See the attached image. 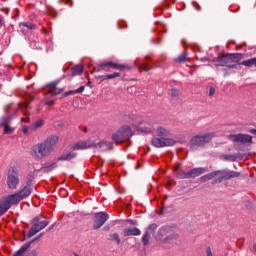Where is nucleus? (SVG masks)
Listing matches in <instances>:
<instances>
[{
    "mask_svg": "<svg viewBox=\"0 0 256 256\" xmlns=\"http://www.w3.org/2000/svg\"><path fill=\"white\" fill-rule=\"evenodd\" d=\"M32 192H33V188H31V186H25L22 190H20L16 194L20 198V201H23V199H26V197H29V195H31Z\"/></svg>",
    "mask_w": 256,
    "mask_h": 256,
    "instance_id": "19",
    "label": "nucleus"
},
{
    "mask_svg": "<svg viewBox=\"0 0 256 256\" xmlns=\"http://www.w3.org/2000/svg\"><path fill=\"white\" fill-rule=\"evenodd\" d=\"M59 137L51 136L42 143H38L31 148V155L37 159H43V157H48L53 151V147L57 145Z\"/></svg>",
    "mask_w": 256,
    "mask_h": 256,
    "instance_id": "1",
    "label": "nucleus"
},
{
    "mask_svg": "<svg viewBox=\"0 0 256 256\" xmlns=\"http://www.w3.org/2000/svg\"><path fill=\"white\" fill-rule=\"evenodd\" d=\"M111 69H113V67H105V69H102V71L109 72V71H111Z\"/></svg>",
    "mask_w": 256,
    "mask_h": 256,
    "instance_id": "45",
    "label": "nucleus"
},
{
    "mask_svg": "<svg viewBox=\"0 0 256 256\" xmlns=\"http://www.w3.org/2000/svg\"><path fill=\"white\" fill-rule=\"evenodd\" d=\"M117 77H121V73L119 72H114L113 74H107L105 76H101L102 81H107L109 79H115Z\"/></svg>",
    "mask_w": 256,
    "mask_h": 256,
    "instance_id": "25",
    "label": "nucleus"
},
{
    "mask_svg": "<svg viewBox=\"0 0 256 256\" xmlns=\"http://www.w3.org/2000/svg\"><path fill=\"white\" fill-rule=\"evenodd\" d=\"M85 91V86H80L77 90H72L67 93V95H75V93H83Z\"/></svg>",
    "mask_w": 256,
    "mask_h": 256,
    "instance_id": "29",
    "label": "nucleus"
},
{
    "mask_svg": "<svg viewBox=\"0 0 256 256\" xmlns=\"http://www.w3.org/2000/svg\"><path fill=\"white\" fill-rule=\"evenodd\" d=\"M3 25V18L0 16V27Z\"/></svg>",
    "mask_w": 256,
    "mask_h": 256,
    "instance_id": "48",
    "label": "nucleus"
},
{
    "mask_svg": "<svg viewBox=\"0 0 256 256\" xmlns=\"http://www.w3.org/2000/svg\"><path fill=\"white\" fill-rule=\"evenodd\" d=\"M156 135L159 138H153L152 139V145L154 147H173V145H175V140L171 139V138H167L169 137V130H167L164 127H159L156 130Z\"/></svg>",
    "mask_w": 256,
    "mask_h": 256,
    "instance_id": "2",
    "label": "nucleus"
},
{
    "mask_svg": "<svg viewBox=\"0 0 256 256\" xmlns=\"http://www.w3.org/2000/svg\"><path fill=\"white\" fill-rule=\"evenodd\" d=\"M84 71V68L82 65H77V66H74L71 70V75L72 77H77V75H81Z\"/></svg>",
    "mask_w": 256,
    "mask_h": 256,
    "instance_id": "23",
    "label": "nucleus"
},
{
    "mask_svg": "<svg viewBox=\"0 0 256 256\" xmlns=\"http://www.w3.org/2000/svg\"><path fill=\"white\" fill-rule=\"evenodd\" d=\"M178 61L180 63L183 61H187V52H184L180 57H178Z\"/></svg>",
    "mask_w": 256,
    "mask_h": 256,
    "instance_id": "35",
    "label": "nucleus"
},
{
    "mask_svg": "<svg viewBox=\"0 0 256 256\" xmlns=\"http://www.w3.org/2000/svg\"><path fill=\"white\" fill-rule=\"evenodd\" d=\"M65 5H69V7L73 6V2L71 0L64 1Z\"/></svg>",
    "mask_w": 256,
    "mask_h": 256,
    "instance_id": "41",
    "label": "nucleus"
},
{
    "mask_svg": "<svg viewBox=\"0 0 256 256\" xmlns=\"http://www.w3.org/2000/svg\"><path fill=\"white\" fill-rule=\"evenodd\" d=\"M206 256H213V252L211 251V247L206 248Z\"/></svg>",
    "mask_w": 256,
    "mask_h": 256,
    "instance_id": "38",
    "label": "nucleus"
},
{
    "mask_svg": "<svg viewBox=\"0 0 256 256\" xmlns=\"http://www.w3.org/2000/svg\"><path fill=\"white\" fill-rule=\"evenodd\" d=\"M179 167H181V164H176L174 167V171H178Z\"/></svg>",
    "mask_w": 256,
    "mask_h": 256,
    "instance_id": "46",
    "label": "nucleus"
},
{
    "mask_svg": "<svg viewBox=\"0 0 256 256\" xmlns=\"http://www.w3.org/2000/svg\"><path fill=\"white\" fill-rule=\"evenodd\" d=\"M47 225H49V222H47V221L39 222V218H35L34 224L32 225V227L30 228V230L28 232V237H33L34 235H37V233H39V231H43V229H45V227H47Z\"/></svg>",
    "mask_w": 256,
    "mask_h": 256,
    "instance_id": "12",
    "label": "nucleus"
},
{
    "mask_svg": "<svg viewBox=\"0 0 256 256\" xmlns=\"http://www.w3.org/2000/svg\"><path fill=\"white\" fill-rule=\"evenodd\" d=\"M149 239H151V235L146 232L142 237V243L143 245H149Z\"/></svg>",
    "mask_w": 256,
    "mask_h": 256,
    "instance_id": "30",
    "label": "nucleus"
},
{
    "mask_svg": "<svg viewBox=\"0 0 256 256\" xmlns=\"http://www.w3.org/2000/svg\"><path fill=\"white\" fill-rule=\"evenodd\" d=\"M75 256H79V255L75 254Z\"/></svg>",
    "mask_w": 256,
    "mask_h": 256,
    "instance_id": "53",
    "label": "nucleus"
},
{
    "mask_svg": "<svg viewBox=\"0 0 256 256\" xmlns=\"http://www.w3.org/2000/svg\"><path fill=\"white\" fill-rule=\"evenodd\" d=\"M241 59V54H225L215 58L213 61L216 67H229L230 69H236L237 65H235V63H239Z\"/></svg>",
    "mask_w": 256,
    "mask_h": 256,
    "instance_id": "3",
    "label": "nucleus"
},
{
    "mask_svg": "<svg viewBox=\"0 0 256 256\" xmlns=\"http://www.w3.org/2000/svg\"><path fill=\"white\" fill-rule=\"evenodd\" d=\"M9 209H11L9 207V204H7V202L4 200V198L0 201V217L2 215H5L6 211H9Z\"/></svg>",
    "mask_w": 256,
    "mask_h": 256,
    "instance_id": "22",
    "label": "nucleus"
},
{
    "mask_svg": "<svg viewBox=\"0 0 256 256\" xmlns=\"http://www.w3.org/2000/svg\"><path fill=\"white\" fill-rule=\"evenodd\" d=\"M169 95H170V97H172V99H177V97H179V90L172 89V90H170Z\"/></svg>",
    "mask_w": 256,
    "mask_h": 256,
    "instance_id": "32",
    "label": "nucleus"
},
{
    "mask_svg": "<svg viewBox=\"0 0 256 256\" xmlns=\"http://www.w3.org/2000/svg\"><path fill=\"white\" fill-rule=\"evenodd\" d=\"M9 123H11V117H4L1 120L0 125L4 127V133L6 135H11L13 133L14 129L9 126Z\"/></svg>",
    "mask_w": 256,
    "mask_h": 256,
    "instance_id": "15",
    "label": "nucleus"
},
{
    "mask_svg": "<svg viewBox=\"0 0 256 256\" xmlns=\"http://www.w3.org/2000/svg\"><path fill=\"white\" fill-rule=\"evenodd\" d=\"M241 65H244V67H253V58L242 61Z\"/></svg>",
    "mask_w": 256,
    "mask_h": 256,
    "instance_id": "31",
    "label": "nucleus"
},
{
    "mask_svg": "<svg viewBox=\"0 0 256 256\" xmlns=\"http://www.w3.org/2000/svg\"><path fill=\"white\" fill-rule=\"evenodd\" d=\"M215 137L213 133H206L204 135H196L190 140V147L195 149V147H203L206 143H209L211 139Z\"/></svg>",
    "mask_w": 256,
    "mask_h": 256,
    "instance_id": "6",
    "label": "nucleus"
},
{
    "mask_svg": "<svg viewBox=\"0 0 256 256\" xmlns=\"http://www.w3.org/2000/svg\"><path fill=\"white\" fill-rule=\"evenodd\" d=\"M197 9H198V11H200V10H201V7H198Z\"/></svg>",
    "mask_w": 256,
    "mask_h": 256,
    "instance_id": "51",
    "label": "nucleus"
},
{
    "mask_svg": "<svg viewBox=\"0 0 256 256\" xmlns=\"http://www.w3.org/2000/svg\"><path fill=\"white\" fill-rule=\"evenodd\" d=\"M211 179H216L215 183H218V174L217 171L211 172L200 177V183H207V181H211Z\"/></svg>",
    "mask_w": 256,
    "mask_h": 256,
    "instance_id": "20",
    "label": "nucleus"
},
{
    "mask_svg": "<svg viewBox=\"0 0 256 256\" xmlns=\"http://www.w3.org/2000/svg\"><path fill=\"white\" fill-rule=\"evenodd\" d=\"M8 189H17L19 187V174L16 172L15 168L8 171L6 180Z\"/></svg>",
    "mask_w": 256,
    "mask_h": 256,
    "instance_id": "8",
    "label": "nucleus"
},
{
    "mask_svg": "<svg viewBox=\"0 0 256 256\" xmlns=\"http://www.w3.org/2000/svg\"><path fill=\"white\" fill-rule=\"evenodd\" d=\"M131 137H133V130H131L129 125H124L112 134L111 139L116 145H123V143H127Z\"/></svg>",
    "mask_w": 256,
    "mask_h": 256,
    "instance_id": "4",
    "label": "nucleus"
},
{
    "mask_svg": "<svg viewBox=\"0 0 256 256\" xmlns=\"http://www.w3.org/2000/svg\"><path fill=\"white\" fill-rule=\"evenodd\" d=\"M22 133H24L25 135H27V133H29V128L23 127V128H22Z\"/></svg>",
    "mask_w": 256,
    "mask_h": 256,
    "instance_id": "43",
    "label": "nucleus"
},
{
    "mask_svg": "<svg viewBox=\"0 0 256 256\" xmlns=\"http://www.w3.org/2000/svg\"><path fill=\"white\" fill-rule=\"evenodd\" d=\"M152 227H154V228H155V227H157V226H155V225H152Z\"/></svg>",
    "mask_w": 256,
    "mask_h": 256,
    "instance_id": "52",
    "label": "nucleus"
},
{
    "mask_svg": "<svg viewBox=\"0 0 256 256\" xmlns=\"http://www.w3.org/2000/svg\"><path fill=\"white\" fill-rule=\"evenodd\" d=\"M139 71H151L153 69L149 64L147 63H142L140 66H138Z\"/></svg>",
    "mask_w": 256,
    "mask_h": 256,
    "instance_id": "27",
    "label": "nucleus"
},
{
    "mask_svg": "<svg viewBox=\"0 0 256 256\" xmlns=\"http://www.w3.org/2000/svg\"><path fill=\"white\" fill-rule=\"evenodd\" d=\"M77 157L76 153H67L63 154L58 158V161H71V159H75Z\"/></svg>",
    "mask_w": 256,
    "mask_h": 256,
    "instance_id": "24",
    "label": "nucleus"
},
{
    "mask_svg": "<svg viewBox=\"0 0 256 256\" xmlns=\"http://www.w3.org/2000/svg\"><path fill=\"white\" fill-rule=\"evenodd\" d=\"M43 120L40 119V120H37L33 125H32V128L33 129H39L41 127H43Z\"/></svg>",
    "mask_w": 256,
    "mask_h": 256,
    "instance_id": "33",
    "label": "nucleus"
},
{
    "mask_svg": "<svg viewBox=\"0 0 256 256\" xmlns=\"http://www.w3.org/2000/svg\"><path fill=\"white\" fill-rule=\"evenodd\" d=\"M55 167H56L55 164L46 166V167L43 168V172H44V173H49V171H53V169H55Z\"/></svg>",
    "mask_w": 256,
    "mask_h": 256,
    "instance_id": "34",
    "label": "nucleus"
},
{
    "mask_svg": "<svg viewBox=\"0 0 256 256\" xmlns=\"http://www.w3.org/2000/svg\"><path fill=\"white\" fill-rule=\"evenodd\" d=\"M131 235H141V230H139V228H128L124 230V237H129Z\"/></svg>",
    "mask_w": 256,
    "mask_h": 256,
    "instance_id": "21",
    "label": "nucleus"
},
{
    "mask_svg": "<svg viewBox=\"0 0 256 256\" xmlns=\"http://www.w3.org/2000/svg\"><path fill=\"white\" fill-rule=\"evenodd\" d=\"M218 175V183H221V181L229 180V179H235L241 175L239 172L230 171V170H218L216 171Z\"/></svg>",
    "mask_w": 256,
    "mask_h": 256,
    "instance_id": "13",
    "label": "nucleus"
},
{
    "mask_svg": "<svg viewBox=\"0 0 256 256\" xmlns=\"http://www.w3.org/2000/svg\"><path fill=\"white\" fill-rule=\"evenodd\" d=\"M47 90V96L48 95H60V93H63V90L57 87L56 83H51L46 87Z\"/></svg>",
    "mask_w": 256,
    "mask_h": 256,
    "instance_id": "18",
    "label": "nucleus"
},
{
    "mask_svg": "<svg viewBox=\"0 0 256 256\" xmlns=\"http://www.w3.org/2000/svg\"><path fill=\"white\" fill-rule=\"evenodd\" d=\"M29 107V102H24L19 105V109H27Z\"/></svg>",
    "mask_w": 256,
    "mask_h": 256,
    "instance_id": "36",
    "label": "nucleus"
},
{
    "mask_svg": "<svg viewBox=\"0 0 256 256\" xmlns=\"http://www.w3.org/2000/svg\"><path fill=\"white\" fill-rule=\"evenodd\" d=\"M132 125L135 127V129H137V131H141L142 133H151V131H153V120L149 118L138 120Z\"/></svg>",
    "mask_w": 256,
    "mask_h": 256,
    "instance_id": "7",
    "label": "nucleus"
},
{
    "mask_svg": "<svg viewBox=\"0 0 256 256\" xmlns=\"http://www.w3.org/2000/svg\"><path fill=\"white\" fill-rule=\"evenodd\" d=\"M159 66H160L159 62H156L155 67H159Z\"/></svg>",
    "mask_w": 256,
    "mask_h": 256,
    "instance_id": "49",
    "label": "nucleus"
},
{
    "mask_svg": "<svg viewBox=\"0 0 256 256\" xmlns=\"http://www.w3.org/2000/svg\"><path fill=\"white\" fill-rule=\"evenodd\" d=\"M21 121L22 123H29V117H23Z\"/></svg>",
    "mask_w": 256,
    "mask_h": 256,
    "instance_id": "44",
    "label": "nucleus"
},
{
    "mask_svg": "<svg viewBox=\"0 0 256 256\" xmlns=\"http://www.w3.org/2000/svg\"><path fill=\"white\" fill-rule=\"evenodd\" d=\"M4 201H6V204L9 205L11 208V205H18V203L21 201V198L17 193L8 195L6 198H3Z\"/></svg>",
    "mask_w": 256,
    "mask_h": 256,
    "instance_id": "16",
    "label": "nucleus"
},
{
    "mask_svg": "<svg viewBox=\"0 0 256 256\" xmlns=\"http://www.w3.org/2000/svg\"><path fill=\"white\" fill-rule=\"evenodd\" d=\"M213 95H215V88L214 87H210V89H209V96L213 97Z\"/></svg>",
    "mask_w": 256,
    "mask_h": 256,
    "instance_id": "39",
    "label": "nucleus"
},
{
    "mask_svg": "<svg viewBox=\"0 0 256 256\" xmlns=\"http://www.w3.org/2000/svg\"><path fill=\"white\" fill-rule=\"evenodd\" d=\"M20 27H26V29H30V31L37 29V26L30 22H22L20 23Z\"/></svg>",
    "mask_w": 256,
    "mask_h": 256,
    "instance_id": "26",
    "label": "nucleus"
},
{
    "mask_svg": "<svg viewBox=\"0 0 256 256\" xmlns=\"http://www.w3.org/2000/svg\"><path fill=\"white\" fill-rule=\"evenodd\" d=\"M105 142H100L98 144H95L89 140L86 141H80L72 145L73 151H81L83 149H91V147H103Z\"/></svg>",
    "mask_w": 256,
    "mask_h": 256,
    "instance_id": "10",
    "label": "nucleus"
},
{
    "mask_svg": "<svg viewBox=\"0 0 256 256\" xmlns=\"http://www.w3.org/2000/svg\"><path fill=\"white\" fill-rule=\"evenodd\" d=\"M45 103H46V105L51 106V105H53L54 101L51 100V99L46 98V99H45Z\"/></svg>",
    "mask_w": 256,
    "mask_h": 256,
    "instance_id": "40",
    "label": "nucleus"
},
{
    "mask_svg": "<svg viewBox=\"0 0 256 256\" xmlns=\"http://www.w3.org/2000/svg\"><path fill=\"white\" fill-rule=\"evenodd\" d=\"M80 131H83V133H87V126H80Z\"/></svg>",
    "mask_w": 256,
    "mask_h": 256,
    "instance_id": "42",
    "label": "nucleus"
},
{
    "mask_svg": "<svg viewBox=\"0 0 256 256\" xmlns=\"http://www.w3.org/2000/svg\"><path fill=\"white\" fill-rule=\"evenodd\" d=\"M110 241H116L117 245L121 244V239L119 238V234L117 233L110 235Z\"/></svg>",
    "mask_w": 256,
    "mask_h": 256,
    "instance_id": "28",
    "label": "nucleus"
},
{
    "mask_svg": "<svg viewBox=\"0 0 256 256\" xmlns=\"http://www.w3.org/2000/svg\"><path fill=\"white\" fill-rule=\"evenodd\" d=\"M87 85H88V86H91V81H88Z\"/></svg>",
    "mask_w": 256,
    "mask_h": 256,
    "instance_id": "50",
    "label": "nucleus"
},
{
    "mask_svg": "<svg viewBox=\"0 0 256 256\" xmlns=\"http://www.w3.org/2000/svg\"><path fill=\"white\" fill-rule=\"evenodd\" d=\"M173 239H177V236L173 235V236H168L166 239H165V242L166 243H171V241H173Z\"/></svg>",
    "mask_w": 256,
    "mask_h": 256,
    "instance_id": "37",
    "label": "nucleus"
},
{
    "mask_svg": "<svg viewBox=\"0 0 256 256\" xmlns=\"http://www.w3.org/2000/svg\"><path fill=\"white\" fill-rule=\"evenodd\" d=\"M105 67H112V69H116L118 71H129L131 67L127 64H119L115 62H103L101 64H98L93 68L94 73H100V71H103Z\"/></svg>",
    "mask_w": 256,
    "mask_h": 256,
    "instance_id": "5",
    "label": "nucleus"
},
{
    "mask_svg": "<svg viewBox=\"0 0 256 256\" xmlns=\"http://www.w3.org/2000/svg\"><path fill=\"white\" fill-rule=\"evenodd\" d=\"M27 249H29V244L23 245L14 256H37V251L32 250L31 252H27Z\"/></svg>",
    "mask_w": 256,
    "mask_h": 256,
    "instance_id": "17",
    "label": "nucleus"
},
{
    "mask_svg": "<svg viewBox=\"0 0 256 256\" xmlns=\"http://www.w3.org/2000/svg\"><path fill=\"white\" fill-rule=\"evenodd\" d=\"M250 133H252L253 135H256V129H251Z\"/></svg>",
    "mask_w": 256,
    "mask_h": 256,
    "instance_id": "47",
    "label": "nucleus"
},
{
    "mask_svg": "<svg viewBox=\"0 0 256 256\" xmlns=\"http://www.w3.org/2000/svg\"><path fill=\"white\" fill-rule=\"evenodd\" d=\"M107 219H109V214L105 212L96 213L94 216L93 229H100V227H103Z\"/></svg>",
    "mask_w": 256,
    "mask_h": 256,
    "instance_id": "14",
    "label": "nucleus"
},
{
    "mask_svg": "<svg viewBox=\"0 0 256 256\" xmlns=\"http://www.w3.org/2000/svg\"><path fill=\"white\" fill-rule=\"evenodd\" d=\"M205 173V168H194L189 171H182L177 174L178 179H193L195 177H199V175H203Z\"/></svg>",
    "mask_w": 256,
    "mask_h": 256,
    "instance_id": "9",
    "label": "nucleus"
},
{
    "mask_svg": "<svg viewBox=\"0 0 256 256\" xmlns=\"http://www.w3.org/2000/svg\"><path fill=\"white\" fill-rule=\"evenodd\" d=\"M228 139L233 143H241L242 145L253 143V137L248 134H230Z\"/></svg>",
    "mask_w": 256,
    "mask_h": 256,
    "instance_id": "11",
    "label": "nucleus"
}]
</instances>
